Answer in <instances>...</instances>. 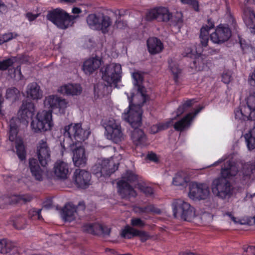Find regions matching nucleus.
Here are the masks:
<instances>
[{
  "label": "nucleus",
  "instance_id": "obj_18",
  "mask_svg": "<svg viewBox=\"0 0 255 255\" xmlns=\"http://www.w3.org/2000/svg\"><path fill=\"white\" fill-rule=\"evenodd\" d=\"M68 164L62 160H57L54 164L53 171L47 172L46 176L48 178H54L65 179L69 174Z\"/></svg>",
  "mask_w": 255,
  "mask_h": 255
},
{
  "label": "nucleus",
  "instance_id": "obj_10",
  "mask_svg": "<svg viewBox=\"0 0 255 255\" xmlns=\"http://www.w3.org/2000/svg\"><path fill=\"white\" fill-rule=\"evenodd\" d=\"M248 97L246 105L242 106L235 111V117L238 121L255 120V90Z\"/></svg>",
  "mask_w": 255,
  "mask_h": 255
},
{
  "label": "nucleus",
  "instance_id": "obj_26",
  "mask_svg": "<svg viewBox=\"0 0 255 255\" xmlns=\"http://www.w3.org/2000/svg\"><path fill=\"white\" fill-rule=\"evenodd\" d=\"M240 164L242 165L240 174H242L243 182L247 184L254 179L253 174L255 171V165L251 162Z\"/></svg>",
  "mask_w": 255,
  "mask_h": 255
},
{
  "label": "nucleus",
  "instance_id": "obj_35",
  "mask_svg": "<svg viewBox=\"0 0 255 255\" xmlns=\"http://www.w3.org/2000/svg\"><path fill=\"white\" fill-rule=\"evenodd\" d=\"M246 143L248 150L255 149V127L244 135Z\"/></svg>",
  "mask_w": 255,
  "mask_h": 255
},
{
  "label": "nucleus",
  "instance_id": "obj_42",
  "mask_svg": "<svg viewBox=\"0 0 255 255\" xmlns=\"http://www.w3.org/2000/svg\"><path fill=\"white\" fill-rule=\"evenodd\" d=\"M169 68L173 74L175 79H177L179 74L181 73V70L178 63L171 59L168 61Z\"/></svg>",
  "mask_w": 255,
  "mask_h": 255
},
{
  "label": "nucleus",
  "instance_id": "obj_57",
  "mask_svg": "<svg viewBox=\"0 0 255 255\" xmlns=\"http://www.w3.org/2000/svg\"><path fill=\"white\" fill-rule=\"evenodd\" d=\"M136 236H139L143 242L148 240L149 237L146 232L137 230H136Z\"/></svg>",
  "mask_w": 255,
  "mask_h": 255
},
{
  "label": "nucleus",
  "instance_id": "obj_22",
  "mask_svg": "<svg viewBox=\"0 0 255 255\" xmlns=\"http://www.w3.org/2000/svg\"><path fill=\"white\" fill-rule=\"evenodd\" d=\"M202 109L203 107L200 106L194 109L191 112L189 113L184 118L174 124V128L178 131H182L188 128L193 119Z\"/></svg>",
  "mask_w": 255,
  "mask_h": 255
},
{
  "label": "nucleus",
  "instance_id": "obj_55",
  "mask_svg": "<svg viewBox=\"0 0 255 255\" xmlns=\"http://www.w3.org/2000/svg\"><path fill=\"white\" fill-rule=\"evenodd\" d=\"M41 211V209L37 210L35 209H32L29 211V216L30 217H34L40 220L42 218L41 215L40 214Z\"/></svg>",
  "mask_w": 255,
  "mask_h": 255
},
{
  "label": "nucleus",
  "instance_id": "obj_37",
  "mask_svg": "<svg viewBox=\"0 0 255 255\" xmlns=\"http://www.w3.org/2000/svg\"><path fill=\"white\" fill-rule=\"evenodd\" d=\"M133 210L135 213L138 214H148L150 213L159 214L160 213L159 209L155 208L152 205H148L144 207H135Z\"/></svg>",
  "mask_w": 255,
  "mask_h": 255
},
{
  "label": "nucleus",
  "instance_id": "obj_30",
  "mask_svg": "<svg viewBox=\"0 0 255 255\" xmlns=\"http://www.w3.org/2000/svg\"><path fill=\"white\" fill-rule=\"evenodd\" d=\"M147 46L148 52L151 54L160 53L164 48L163 43L156 37H150L147 40Z\"/></svg>",
  "mask_w": 255,
  "mask_h": 255
},
{
  "label": "nucleus",
  "instance_id": "obj_56",
  "mask_svg": "<svg viewBox=\"0 0 255 255\" xmlns=\"http://www.w3.org/2000/svg\"><path fill=\"white\" fill-rule=\"evenodd\" d=\"M232 79V73L230 71H226L222 75V81L225 84H228Z\"/></svg>",
  "mask_w": 255,
  "mask_h": 255
},
{
  "label": "nucleus",
  "instance_id": "obj_23",
  "mask_svg": "<svg viewBox=\"0 0 255 255\" xmlns=\"http://www.w3.org/2000/svg\"><path fill=\"white\" fill-rule=\"evenodd\" d=\"M73 180L77 187L85 188L91 184V174L85 170L76 169L73 175Z\"/></svg>",
  "mask_w": 255,
  "mask_h": 255
},
{
  "label": "nucleus",
  "instance_id": "obj_38",
  "mask_svg": "<svg viewBox=\"0 0 255 255\" xmlns=\"http://www.w3.org/2000/svg\"><path fill=\"white\" fill-rule=\"evenodd\" d=\"M227 215L230 218L232 221L236 224L253 225L255 224V217L248 218L246 219H238L235 217L231 213H228Z\"/></svg>",
  "mask_w": 255,
  "mask_h": 255
},
{
  "label": "nucleus",
  "instance_id": "obj_46",
  "mask_svg": "<svg viewBox=\"0 0 255 255\" xmlns=\"http://www.w3.org/2000/svg\"><path fill=\"white\" fill-rule=\"evenodd\" d=\"M108 86L102 84H98L94 87V93L95 96L101 98L105 95V93L108 91Z\"/></svg>",
  "mask_w": 255,
  "mask_h": 255
},
{
  "label": "nucleus",
  "instance_id": "obj_6",
  "mask_svg": "<svg viewBox=\"0 0 255 255\" xmlns=\"http://www.w3.org/2000/svg\"><path fill=\"white\" fill-rule=\"evenodd\" d=\"M115 157H111L98 159L92 167L93 173L101 181L104 180L103 178L110 176L118 168L119 159L115 160Z\"/></svg>",
  "mask_w": 255,
  "mask_h": 255
},
{
  "label": "nucleus",
  "instance_id": "obj_48",
  "mask_svg": "<svg viewBox=\"0 0 255 255\" xmlns=\"http://www.w3.org/2000/svg\"><path fill=\"white\" fill-rule=\"evenodd\" d=\"M170 125V122H166L165 123H159L157 125H153L150 128V132L152 133H156L159 131L166 129Z\"/></svg>",
  "mask_w": 255,
  "mask_h": 255
},
{
  "label": "nucleus",
  "instance_id": "obj_9",
  "mask_svg": "<svg viewBox=\"0 0 255 255\" xmlns=\"http://www.w3.org/2000/svg\"><path fill=\"white\" fill-rule=\"evenodd\" d=\"M64 135L72 141V145H77L86 140L90 134L89 129H84L80 123H72L64 127Z\"/></svg>",
  "mask_w": 255,
  "mask_h": 255
},
{
  "label": "nucleus",
  "instance_id": "obj_62",
  "mask_svg": "<svg viewBox=\"0 0 255 255\" xmlns=\"http://www.w3.org/2000/svg\"><path fill=\"white\" fill-rule=\"evenodd\" d=\"M38 15V14H33L31 13H27L26 14V17L29 21H32L36 18Z\"/></svg>",
  "mask_w": 255,
  "mask_h": 255
},
{
  "label": "nucleus",
  "instance_id": "obj_16",
  "mask_svg": "<svg viewBox=\"0 0 255 255\" xmlns=\"http://www.w3.org/2000/svg\"><path fill=\"white\" fill-rule=\"evenodd\" d=\"M178 218L187 222L202 221L204 222L208 223L212 220L213 216L211 214L206 212L199 215L196 212L195 208L189 204L188 207L185 209Z\"/></svg>",
  "mask_w": 255,
  "mask_h": 255
},
{
  "label": "nucleus",
  "instance_id": "obj_49",
  "mask_svg": "<svg viewBox=\"0 0 255 255\" xmlns=\"http://www.w3.org/2000/svg\"><path fill=\"white\" fill-rule=\"evenodd\" d=\"M10 248V243L5 239L0 240V253L1 254L7 253Z\"/></svg>",
  "mask_w": 255,
  "mask_h": 255
},
{
  "label": "nucleus",
  "instance_id": "obj_58",
  "mask_svg": "<svg viewBox=\"0 0 255 255\" xmlns=\"http://www.w3.org/2000/svg\"><path fill=\"white\" fill-rule=\"evenodd\" d=\"M182 55L184 56L193 58L196 54L193 53V50L192 49L191 47L190 46H188L185 49L184 52L182 53Z\"/></svg>",
  "mask_w": 255,
  "mask_h": 255
},
{
  "label": "nucleus",
  "instance_id": "obj_36",
  "mask_svg": "<svg viewBox=\"0 0 255 255\" xmlns=\"http://www.w3.org/2000/svg\"><path fill=\"white\" fill-rule=\"evenodd\" d=\"M193 58H195L193 61V66L195 69L199 71L203 70L207 62L204 56L200 54L197 53Z\"/></svg>",
  "mask_w": 255,
  "mask_h": 255
},
{
  "label": "nucleus",
  "instance_id": "obj_27",
  "mask_svg": "<svg viewBox=\"0 0 255 255\" xmlns=\"http://www.w3.org/2000/svg\"><path fill=\"white\" fill-rule=\"evenodd\" d=\"M215 26L214 22L211 19H208L207 22L204 24L200 29V38L203 46H206L209 41V34L211 29Z\"/></svg>",
  "mask_w": 255,
  "mask_h": 255
},
{
  "label": "nucleus",
  "instance_id": "obj_11",
  "mask_svg": "<svg viewBox=\"0 0 255 255\" xmlns=\"http://www.w3.org/2000/svg\"><path fill=\"white\" fill-rule=\"evenodd\" d=\"M104 127L105 129L104 134L107 139L116 143L124 140V134L118 121L110 118L104 122Z\"/></svg>",
  "mask_w": 255,
  "mask_h": 255
},
{
  "label": "nucleus",
  "instance_id": "obj_41",
  "mask_svg": "<svg viewBox=\"0 0 255 255\" xmlns=\"http://www.w3.org/2000/svg\"><path fill=\"white\" fill-rule=\"evenodd\" d=\"M195 102V99H190L182 103L177 110V116H179L184 112L190 110Z\"/></svg>",
  "mask_w": 255,
  "mask_h": 255
},
{
  "label": "nucleus",
  "instance_id": "obj_34",
  "mask_svg": "<svg viewBox=\"0 0 255 255\" xmlns=\"http://www.w3.org/2000/svg\"><path fill=\"white\" fill-rule=\"evenodd\" d=\"M29 166L32 176L37 180H42L45 174L40 167L36 159L34 158L30 159Z\"/></svg>",
  "mask_w": 255,
  "mask_h": 255
},
{
  "label": "nucleus",
  "instance_id": "obj_19",
  "mask_svg": "<svg viewBox=\"0 0 255 255\" xmlns=\"http://www.w3.org/2000/svg\"><path fill=\"white\" fill-rule=\"evenodd\" d=\"M39 161L42 166H45L51 160V151L45 139L40 140L36 148Z\"/></svg>",
  "mask_w": 255,
  "mask_h": 255
},
{
  "label": "nucleus",
  "instance_id": "obj_63",
  "mask_svg": "<svg viewBox=\"0 0 255 255\" xmlns=\"http://www.w3.org/2000/svg\"><path fill=\"white\" fill-rule=\"evenodd\" d=\"M6 5L1 0H0V12L6 10Z\"/></svg>",
  "mask_w": 255,
  "mask_h": 255
},
{
  "label": "nucleus",
  "instance_id": "obj_4",
  "mask_svg": "<svg viewBox=\"0 0 255 255\" xmlns=\"http://www.w3.org/2000/svg\"><path fill=\"white\" fill-rule=\"evenodd\" d=\"M142 110L140 107L129 108L122 115L123 119L128 122L134 128L131 133V138L136 145H146V137L143 131L138 129L141 124Z\"/></svg>",
  "mask_w": 255,
  "mask_h": 255
},
{
  "label": "nucleus",
  "instance_id": "obj_13",
  "mask_svg": "<svg viewBox=\"0 0 255 255\" xmlns=\"http://www.w3.org/2000/svg\"><path fill=\"white\" fill-rule=\"evenodd\" d=\"M87 22L91 29L100 30L104 33L108 31L112 24L111 19L108 16L95 14H89L87 18Z\"/></svg>",
  "mask_w": 255,
  "mask_h": 255
},
{
  "label": "nucleus",
  "instance_id": "obj_54",
  "mask_svg": "<svg viewBox=\"0 0 255 255\" xmlns=\"http://www.w3.org/2000/svg\"><path fill=\"white\" fill-rule=\"evenodd\" d=\"M130 223L132 226L138 228H142L145 225V222L140 218H132Z\"/></svg>",
  "mask_w": 255,
  "mask_h": 255
},
{
  "label": "nucleus",
  "instance_id": "obj_61",
  "mask_svg": "<svg viewBox=\"0 0 255 255\" xmlns=\"http://www.w3.org/2000/svg\"><path fill=\"white\" fill-rule=\"evenodd\" d=\"M14 77L16 79H19L22 78L20 68L19 67H17V68L14 70Z\"/></svg>",
  "mask_w": 255,
  "mask_h": 255
},
{
  "label": "nucleus",
  "instance_id": "obj_52",
  "mask_svg": "<svg viewBox=\"0 0 255 255\" xmlns=\"http://www.w3.org/2000/svg\"><path fill=\"white\" fill-rule=\"evenodd\" d=\"M16 36V34L11 32L0 35V44L10 40Z\"/></svg>",
  "mask_w": 255,
  "mask_h": 255
},
{
  "label": "nucleus",
  "instance_id": "obj_43",
  "mask_svg": "<svg viewBox=\"0 0 255 255\" xmlns=\"http://www.w3.org/2000/svg\"><path fill=\"white\" fill-rule=\"evenodd\" d=\"M136 229L127 226L121 230L120 234L122 237L128 239L136 236Z\"/></svg>",
  "mask_w": 255,
  "mask_h": 255
},
{
  "label": "nucleus",
  "instance_id": "obj_24",
  "mask_svg": "<svg viewBox=\"0 0 255 255\" xmlns=\"http://www.w3.org/2000/svg\"><path fill=\"white\" fill-rule=\"evenodd\" d=\"M82 88L77 83H67L61 86L58 89V92L66 96H78L81 94Z\"/></svg>",
  "mask_w": 255,
  "mask_h": 255
},
{
  "label": "nucleus",
  "instance_id": "obj_12",
  "mask_svg": "<svg viewBox=\"0 0 255 255\" xmlns=\"http://www.w3.org/2000/svg\"><path fill=\"white\" fill-rule=\"evenodd\" d=\"M102 79L107 85H116L122 76V66L120 64L111 63L103 67L101 69Z\"/></svg>",
  "mask_w": 255,
  "mask_h": 255
},
{
  "label": "nucleus",
  "instance_id": "obj_50",
  "mask_svg": "<svg viewBox=\"0 0 255 255\" xmlns=\"http://www.w3.org/2000/svg\"><path fill=\"white\" fill-rule=\"evenodd\" d=\"M15 61V58L12 57L0 62V70H6Z\"/></svg>",
  "mask_w": 255,
  "mask_h": 255
},
{
  "label": "nucleus",
  "instance_id": "obj_45",
  "mask_svg": "<svg viewBox=\"0 0 255 255\" xmlns=\"http://www.w3.org/2000/svg\"><path fill=\"white\" fill-rule=\"evenodd\" d=\"M32 197L28 194L27 195H14L11 197V203H25L31 201Z\"/></svg>",
  "mask_w": 255,
  "mask_h": 255
},
{
  "label": "nucleus",
  "instance_id": "obj_44",
  "mask_svg": "<svg viewBox=\"0 0 255 255\" xmlns=\"http://www.w3.org/2000/svg\"><path fill=\"white\" fill-rule=\"evenodd\" d=\"M20 97L19 91L15 88H9L6 90V98L13 102L18 99Z\"/></svg>",
  "mask_w": 255,
  "mask_h": 255
},
{
  "label": "nucleus",
  "instance_id": "obj_5",
  "mask_svg": "<svg viewBox=\"0 0 255 255\" xmlns=\"http://www.w3.org/2000/svg\"><path fill=\"white\" fill-rule=\"evenodd\" d=\"M132 77L134 87L137 89V91L135 94L133 92H131L130 98L127 93H125L129 102L128 108H137V107L141 108L143 104L148 100L146 89L142 85L143 75L137 71L132 73Z\"/></svg>",
  "mask_w": 255,
  "mask_h": 255
},
{
  "label": "nucleus",
  "instance_id": "obj_39",
  "mask_svg": "<svg viewBox=\"0 0 255 255\" xmlns=\"http://www.w3.org/2000/svg\"><path fill=\"white\" fill-rule=\"evenodd\" d=\"M170 20H171V24L177 27V30L179 31L183 23L182 13L176 12L174 15H171Z\"/></svg>",
  "mask_w": 255,
  "mask_h": 255
},
{
  "label": "nucleus",
  "instance_id": "obj_28",
  "mask_svg": "<svg viewBox=\"0 0 255 255\" xmlns=\"http://www.w3.org/2000/svg\"><path fill=\"white\" fill-rule=\"evenodd\" d=\"M243 19L247 27L251 29V32L255 33V13L251 8H245Z\"/></svg>",
  "mask_w": 255,
  "mask_h": 255
},
{
  "label": "nucleus",
  "instance_id": "obj_25",
  "mask_svg": "<svg viewBox=\"0 0 255 255\" xmlns=\"http://www.w3.org/2000/svg\"><path fill=\"white\" fill-rule=\"evenodd\" d=\"M60 216L65 222H71L78 218L77 207L71 203L65 205L60 212Z\"/></svg>",
  "mask_w": 255,
  "mask_h": 255
},
{
  "label": "nucleus",
  "instance_id": "obj_47",
  "mask_svg": "<svg viewBox=\"0 0 255 255\" xmlns=\"http://www.w3.org/2000/svg\"><path fill=\"white\" fill-rule=\"evenodd\" d=\"M99 223H88L84 225L83 227V230L88 233L97 235L98 228L97 225Z\"/></svg>",
  "mask_w": 255,
  "mask_h": 255
},
{
  "label": "nucleus",
  "instance_id": "obj_31",
  "mask_svg": "<svg viewBox=\"0 0 255 255\" xmlns=\"http://www.w3.org/2000/svg\"><path fill=\"white\" fill-rule=\"evenodd\" d=\"M190 204L184 200L176 199L173 201L171 204L172 210L174 217L178 218L185 209L188 207Z\"/></svg>",
  "mask_w": 255,
  "mask_h": 255
},
{
  "label": "nucleus",
  "instance_id": "obj_8",
  "mask_svg": "<svg viewBox=\"0 0 255 255\" xmlns=\"http://www.w3.org/2000/svg\"><path fill=\"white\" fill-rule=\"evenodd\" d=\"M77 16L71 15L61 8H56L48 12L46 17L57 27L65 29L71 26Z\"/></svg>",
  "mask_w": 255,
  "mask_h": 255
},
{
  "label": "nucleus",
  "instance_id": "obj_21",
  "mask_svg": "<svg viewBox=\"0 0 255 255\" xmlns=\"http://www.w3.org/2000/svg\"><path fill=\"white\" fill-rule=\"evenodd\" d=\"M72 149V160L77 167H83L87 163V155L85 148L81 145H71Z\"/></svg>",
  "mask_w": 255,
  "mask_h": 255
},
{
  "label": "nucleus",
  "instance_id": "obj_64",
  "mask_svg": "<svg viewBox=\"0 0 255 255\" xmlns=\"http://www.w3.org/2000/svg\"><path fill=\"white\" fill-rule=\"evenodd\" d=\"M72 12L73 13V14H79L80 13L82 12V10L80 8H78V7H74L72 8Z\"/></svg>",
  "mask_w": 255,
  "mask_h": 255
},
{
  "label": "nucleus",
  "instance_id": "obj_1",
  "mask_svg": "<svg viewBox=\"0 0 255 255\" xmlns=\"http://www.w3.org/2000/svg\"><path fill=\"white\" fill-rule=\"evenodd\" d=\"M222 163H224V164L221 168V176L213 180L211 188L215 195L225 199L230 196L232 194L231 183L227 179L237 175L239 172L237 166L239 165L231 160L230 156L227 157L225 156L214 162L213 165L216 166Z\"/></svg>",
  "mask_w": 255,
  "mask_h": 255
},
{
  "label": "nucleus",
  "instance_id": "obj_29",
  "mask_svg": "<svg viewBox=\"0 0 255 255\" xmlns=\"http://www.w3.org/2000/svg\"><path fill=\"white\" fill-rule=\"evenodd\" d=\"M243 19L247 27L251 29V32L255 33V13L251 8H245Z\"/></svg>",
  "mask_w": 255,
  "mask_h": 255
},
{
  "label": "nucleus",
  "instance_id": "obj_40",
  "mask_svg": "<svg viewBox=\"0 0 255 255\" xmlns=\"http://www.w3.org/2000/svg\"><path fill=\"white\" fill-rule=\"evenodd\" d=\"M187 180L182 173L176 174L172 180V184L181 188L185 187L187 185Z\"/></svg>",
  "mask_w": 255,
  "mask_h": 255
},
{
  "label": "nucleus",
  "instance_id": "obj_3",
  "mask_svg": "<svg viewBox=\"0 0 255 255\" xmlns=\"http://www.w3.org/2000/svg\"><path fill=\"white\" fill-rule=\"evenodd\" d=\"M137 180L136 175L132 171L128 170L123 175L121 180L117 183L118 192L122 198L129 199L136 196L137 194L130 184H134L135 187L146 196H151L153 194V191L152 188L147 186L144 182H138L136 184Z\"/></svg>",
  "mask_w": 255,
  "mask_h": 255
},
{
  "label": "nucleus",
  "instance_id": "obj_7",
  "mask_svg": "<svg viewBox=\"0 0 255 255\" xmlns=\"http://www.w3.org/2000/svg\"><path fill=\"white\" fill-rule=\"evenodd\" d=\"M54 125L52 112L45 110L38 111L30 124L32 130L36 133L50 131Z\"/></svg>",
  "mask_w": 255,
  "mask_h": 255
},
{
  "label": "nucleus",
  "instance_id": "obj_15",
  "mask_svg": "<svg viewBox=\"0 0 255 255\" xmlns=\"http://www.w3.org/2000/svg\"><path fill=\"white\" fill-rule=\"evenodd\" d=\"M209 186L205 183L191 182L189 184L188 197L192 200H205L210 196Z\"/></svg>",
  "mask_w": 255,
  "mask_h": 255
},
{
  "label": "nucleus",
  "instance_id": "obj_20",
  "mask_svg": "<svg viewBox=\"0 0 255 255\" xmlns=\"http://www.w3.org/2000/svg\"><path fill=\"white\" fill-rule=\"evenodd\" d=\"M171 13L165 7H158L149 10L146 15V19L151 20L157 19L159 21L167 22L170 20Z\"/></svg>",
  "mask_w": 255,
  "mask_h": 255
},
{
  "label": "nucleus",
  "instance_id": "obj_60",
  "mask_svg": "<svg viewBox=\"0 0 255 255\" xmlns=\"http://www.w3.org/2000/svg\"><path fill=\"white\" fill-rule=\"evenodd\" d=\"M146 157L148 160L154 162H156L158 160V157L157 155L152 152H149L147 154Z\"/></svg>",
  "mask_w": 255,
  "mask_h": 255
},
{
  "label": "nucleus",
  "instance_id": "obj_33",
  "mask_svg": "<svg viewBox=\"0 0 255 255\" xmlns=\"http://www.w3.org/2000/svg\"><path fill=\"white\" fill-rule=\"evenodd\" d=\"M26 93L28 98L33 100H37L42 98V91L36 83H32L27 86Z\"/></svg>",
  "mask_w": 255,
  "mask_h": 255
},
{
  "label": "nucleus",
  "instance_id": "obj_2",
  "mask_svg": "<svg viewBox=\"0 0 255 255\" xmlns=\"http://www.w3.org/2000/svg\"><path fill=\"white\" fill-rule=\"evenodd\" d=\"M35 111V106L32 103L23 102L18 112V119L12 118L9 122V140L15 141L17 154L21 160L25 159L26 153L22 139L17 137L18 128L21 123L26 125L28 120L33 117Z\"/></svg>",
  "mask_w": 255,
  "mask_h": 255
},
{
  "label": "nucleus",
  "instance_id": "obj_17",
  "mask_svg": "<svg viewBox=\"0 0 255 255\" xmlns=\"http://www.w3.org/2000/svg\"><path fill=\"white\" fill-rule=\"evenodd\" d=\"M231 30L228 25L220 24L210 35L211 40L214 43L220 44L227 41L231 36Z\"/></svg>",
  "mask_w": 255,
  "mask_h": 255
},
{
  "label": "nucleus",
  "instance_id": "obj_14",
  "mask_svg": "<svg viewBox=\"0 0 255 255\" xmlns=\"http://www.w3.org/2000/svg\"><path fill=\"white\" fill-rule=\"evenodd\" d=\"M44 107L49 109L48 111L56 113L64 114L68 106L67 101L57 95H51L45 97L44 101Z\"/></svg>",
  "mask_w": 255,
  "mask_h": 255
},
{
  "label": "nucleus",
  "instance_id": "obj_32",
  "mask_svg": "<svg viewBox=\"0 0 255 255\" xmlns=\"http://www.w3.org/2000/svg\"><path fill=\"white\" fill-rule=\"evenodd\" d=\"M102 64L100 58H92L86 60L83 65V70L86 74H91L99 68Z\"/></svg>",
  "mask_w": 255,
  "mask_h": 255
},
{
  "label": "nucleus",
  "instance_id": "obj_59",
  "mask_svg": "<svg viewBox=\"0 0 255 255\" xmlns=\"http://www.w3.org/2000/svg\"><path fill=\"white\" fill-rule=\"evenodd\" d=\"M248 81L250 84L254 87V90H255V68L250 74Z\"/></svg>",
  "mask_w": 255,
  "mask_h": 255
},
{
  "label": "nucleus",
  "instance_id": "obj_53",
  "mask_svg": "<svg viewBox=\"0 0 255 255\" xmlns=\"http://www.w3.org/2000/svg\"><path fill=\"white\" fill-rule=\"evenodd\" d=\"M97 227L98 228L97 235H109L110 233V229L107 226L99 224Z\"/></svg>",
  "mask_w": 255,
  "mask_h": 255
},
{
  "label": "nucleus",
  "instance_id": "obj_51",
  "mask_svg": "<svg viewBox=\"0 0 255 255\" xmlns=\"http://www.w3.org/2000/svg\"><path fill=\"white\" fill-rule=\"evenodd\" d=\"M182 3L188 4L192 7L194 9L198 11L199 10V2L197 0H180Z\"/></svg>",
  "mask_w": 255,
  "mask_h": 255
}]
</instances>
